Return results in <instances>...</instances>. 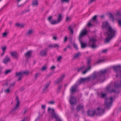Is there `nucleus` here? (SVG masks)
I'll return each mask as SVG.
<instances>
[{"label": "nucleus", "instance_id": "1", "mask_svg": "<svg viewBox=\"0 0 121 121\" xmlns=\"http://www.w3.org/2000/svg\"><path fill=\"white\" fill-rule=\"evenodd\" d=\"M107 72L106 69L101 70L98 72H95L89 77L84 78H81L77 82L78 84L89 81H93L96 78L98 81L101 82L104 80L105 79V75Z\"/></svg>", "mask_w": 121, "mask_h": 121}, {"label": "nucleus", "instance_id": "2", "mask_svg": "<svg viewBox=\"0 0 121 121\" xmlns=\"http://www.w3.org/2000/svg\"><path fill=\"white\" fill-rule=\"evenodd\" d=\"M102 28H106L107 32L106 34L107 37L106 38L105 42L108 43L112 38L113 37L116 33V30L112 28L107 22H104L102 23Z\"/></svg>", "mask_w": 121, "mask_h": 121}, {"label": "nucleus", "instance_id": "3", "mask_svg": "<svg viewBox=\"0 0 121 121\" xmlns=\"http://www.w3.org/2000/svg\"><path fill=\"white\" fill-rule=\"evenodd\" d=\"M114 71L116 73V76L119 78L120 79V81L116 82L114 84V87L115 88L121 86V66L120 65L113 66L112 67Z\"/></svg>", "mask_w": 121, "mask_h": 121}, {"label": "nucleus", "instance_id": "4", "mask_svg": "<svg viewBox=\"0 0 121 121\" xmlns=\"http://www.w3.org/2000/svg\"><path fill=\"white\" fill-rule=\"evenodd\" d=\"M104 109L101 108H98L94 111L93 110H89L87 112L88 116H93L95 115L97 116H100L104 113Z\"/></svg>", "mask_w": 121, "mask_h": 121}, {"label": "nucleus", "instance_id": "5", "mask_svg": "<svg viewBox=\"0 0 121 121\" xmlns=\"http://www.w3.org/2000/svg\"><path fill=\"white\" fill-rule=\"evenodd\" d=\"M91 60L89 58L87 59V68H86V66H84L82 67L81 68L78 69H77L78 71L79 72L81 70L82 71V73L83 74L85 73L89 69L91 68L90 65V63L91 62Z\"/></svg>", "mask_w": 121, "mask_h": 121}, {"label": "nucleus", "instance_id": "6", "mask_svg": "<svg viewBox=\"0 0 121 121\" xmlns=\"http://www.w3.org/2000/svg\"><path fill=\"white\" fill-rule=\"evenodd\" d=\"M52 17V16H50L48 17V19L50 23L52 25L56 24L59 23L62 19L61 14H60L58 15L57 17V20H53L52 19H51Z\"/></svg>", "mask_w": 121, "mask_h": 121}, {"label": "nucleus", "instance_id": "7", "mask_svg": "<svg viewBox=\"0 0 121 121\" xmlns=\"http://www.w3.org/2000/svg\"><path fill=\"white\" fill-rule=\"evenodd\" d=\"M48 113L51 114L52 118L54 117L56 119V121H62L58 115L55 113L53 109L48 108Z\"/></svg>", "mask_w": 121, "mask_h": 121}, {"label": "nucleus", "instance_id": "8", "mask_svg": "<svg viewBox=\"0 0 121 121\" xmlns=\"http://www.w3.org/2000/svg\"><path fill=\"white\" fill-rule=\"evenodd\" d=\"M29 74L28 71H22L16 73V76L17 78V80L20 81L23 78V75L24 74L26 75H28Z\"/></svg>", "mask_w": 121, "mask_h": 121}, {"label": "nucleus", "instance_id": "9", "mask_svg": "<svg viewBox=\"0 0 121 121\" xmlns=\"http://www.w3.org/2000/svg\"><path fill=\"white\" fill-rule=\"evenodd\" d=\"M96 40V39L95 37H92L89 39V45L92 48H96L95 43Z\"/></svg>", "mask_w": 121, "mask_h": 121}, {"label": "nucleus", "instance_id": "10", "mask_svg": "<svg viewBox=\"0 0 121 121\" xmlns=\"http://www.w3.org/2000/svg\"><path fill=\"white\" fill-rule=\"evenodd\" d=\"M112 101V97L106 99L104 102V104L105 107L107 108H109L111 106Z\"/></svg>", "mask_w": 121, "mask_h": 121}, {"label": "nucleus", "instance_id": "11", "mask_svg": "<svg viewBox=\"0 0 121 121\" xmlns=\"http://www.w3.org/2000/svg\"><path fill=\"white\" fill-rule=\"evenodd\" d=\"M16 98L17 100V102L16 105H15L14 107L13 108L12 110V111L13 112L17 110L19 105V101L18 97L16 96Z\"/></svg>", "mask_w": 121, "mask_h": 121}, {"label": "nucleus", "instance_id": "12", "mask_svg": "<svg viewBox=\"0 0 121 121\" xmlns=\"http://www.w3.org/2000/svg\"><path fill=\"white\" fill-rule=\"evenodd\" d=\"M10 54L11 56L13 57L16 60L18 59V54L16 51L12 52Z\"/></svg>", "mask_w": 121, "mask_h": 121}, {"label": "nucleus", "instance_id": "13", "mask_svg": "<svg viewBox=\"0 0 121 121\" xmlns=\"http://www.w3.org/2000/svg\"><path fill=\"white\" fill-rule=\"evenodd\" d=\"M69 102L71 105L75 104L77 102L76 99L75 97H71L69 100Z\"/></svg>", "mask_w": 121, "mask_h": 121}, {"label": "nucleus", "instance_id": "14", "mask_svg": "<svg viewBox=\"0 0 121 121\" xmlns=\"http://www.w3.org/2000/svg\"><path fill=\"white\" fill-rule=\"evenodd\" d=\"M106 90L110 93H115L116 92V90L113 89L111 85L107 87Z\"/></svg>", "mask_w": 121, "mask_h": 121}, {"label": "nucleus", "instance_id": "15", "mask_svg": "<svg viewBox=\"0 0 121 121\" xmlns=\"http://www.w3.org/2000/svg\"><path fill=\"white\" fill-rule=\"evenodd\" d=\"M87 32V30L86 29L82 30L80 34L79 38V39H81V38L83 36L86 35Z\"/></svg>", "mask_w": 121, "mask_h": 121}, {"label": "nucleus", "instance_id": "16", "mask_svg": "<svg viewBox=\"0 0 121 121\" xmlns=\"http://www.w3.org/2000/svg\"><path fill=\"white\" fill-rule=\"evenodd\" d=\"M121 12L116 13L115 15V20H117L121 19Z\"/></svg>", "mask_w": 121, "mask_h": 121}, {"label": "nucleus", "instance_id": "17", "mask_svg": "<svg viewBox=\"0 0 121 121\" xmlns=\"http://www.w3.org/2000/svg\"><path fill=\"white\" fill-rule=\"evenodd\" d=\"M10 58L8 56H6L5 57L3 60V62L5 64H7L10 62Z\"/></svg>", "mask_w": 121, "mask_h": 121}, {"label": "nucleus", "instance_id": "18", "mask_svg": "<svg viewBox=\"0 0 121 121\" xmlns=\"http://www.w3.org/2000/svg\"><path fill=\"white\" fill-rule=\"evenodd\" d=\"M76 89V84L72 86L70 89V91L71 93H74Z\"/></svg>", "mask_w": 121, "mask_h": 121}, {"label": "nucleus", "instance_id": "19", "mask_svg": "<svg viewBox=\"0 0 121 121\" xmlns=\"http://www.w3.org/2000/svg\"><path fill=\"white\" fill-rule=\"evenodd\" d=\"M47 54V52L46 51L43 50L40 52L39 55L41 56H44Z\"/></svg>", "mask_w": 121, "mask_h": 121}, {"label": "nucleus", "instance_id": "20", "mask_svg": "<svg viewBox=\"0 0 121 121\" xmlns=\"http://www.w3.org/2000/svg\"><path fill=\"white\" fill-rule=\"evenodd\" d=\"M83 108V106L82 105H79L77 106L76 108V110L77 111L80 110H82Z\"/></svg>", "mask_w": 121, "mask_h": 121}, {"label": "nucleus", "instance_id": "21", "mask_svg": "<svg viewBox=\"0 0 121 121\" xmlns=\"http://www.w3.org/2000/svg\"><path fill=\"white\" fill-rule=\"evenodd\" d=\"M97 16L96 15L94 16L90 20L94 24L97 23L96 20Z\"/></svg>", "mask_w": 121, "mask_h": 121}, {"label": "nucleus", "instance_id": "22", "mask_svg": "<svg viewBox=\"0 0 121 121\" xmlns=\"http://www.w3.org/2000/svg\"><path fill=\"white\" fill-rule=\"evenodd\" d=\"M32 5L33 6H37L38 5V1L36 0H33Z\"/></svg>", "mask_w": 121, "mask_h": 121}, {"label": "nucleus", "instance_id": "23", "mask_svg": "<svg viewBox=\"0 0 121 121\" xmlns=\"http://www.w3.org/2000/svg\"><path fill=\"white\" fill-rule=\"evenodd\" d=\"M81 55V54L80 52L76 53L74 54L73 58L74 59L77 58L79 57Z\"/></svg>", "mask_w": 121, "mask_h": 121}, {"label": "nucleus", "instance_id": "24", "mask_svg": "<svg viewBox=\"0 0 121 121\" xmlns=\"http://www.w3.org/2000/svg\"><path fill=\"white\" fill-rule=\"evenodd\" d=\"M25 57L26 58H28L31 56V52L30 51H29L26 53L25 55Z\"/></svg>", "mask_w": 121, "mask_h": 121}, {"label": "nucleus", "instance_id": "25", "mask_svg": "<svg viewBox=\"0 0 121 121\" xmlns=\"http://www.w3.org/2000/svg\"><path fill=\"white\" fill-rule=\"evenodd\" d=\"M11 91V87H9L4 90L5 92L6 93H9Z\"/></svg>", "mask_w": 121, "mask_h": 121}, {"label": "nucleus", "instance_id": "26", "mask_svg": "<svg viewBox=\"0 0 121 121\" xmlns=\"http://www.w3.org/2000/svg\"><path fill=\"white\" fill-rule=\"evenodd\" d=\"M79 40L81 44V48H83L85 47H86V44L83 43L81 39H79Z\"/></svg>", "mask_w": 121, "mask_h": 121}, {"label": "nucleus", "instance_id": "27", "mask_svg": "<svg viewBox=\"0 0 121 121\" xmlns=\"http://www.w3.org/2000/svg\"><path fill=\"white\" fill-rule=\"evenodd\" d=\"M11 71V70L10 69L6 70L4 71V74L5 75H7L10 73Z\"/></svg>", "mask_w": 121, "mask_h": 121}, {"label": "nucleus", "instance_id": "28", "mask_svg": "<svg viewBox=\"0 0 121 121\" xmlns=\"http://www.w3.org/2000/svg\"><path fill=\"white\" fill-rule=\"evenodd\" d=\"M33 32V30H29L26 33L27 35H30Z\"/></svg>", "mask_w": 121, "mask_h": 121}, {"label": "nucleus", "instance_id": "29", "mask_svg": "<svg viewBox=\"0 0 121 121\" xmlns=\"http://www.w3.org/2000/svg\"><path fill=\"white\" fill-rule=\"evenodd\" d=\"M62 87V85H60L58 86L57 90V92H59L60 91Z\"/></svg>", "mask_w": 121, "mask_h": 121}, {"label": "nucleus", "instance_id": "30", "mask_svg": "<svg viewBox=\"0 0 121 121\" xmlns=\"http://www.w3.org/2000/svg\"><path fill=\"white\" fill-rule=\"evenodd\" d=\"M65 77V75L64 74H63L61 75L59 78L62 82Z\"/></svg>", "mask_w": 121, "mask_h": 121}, {"label": "nucleus", "instance_id": "31", "mask_svg": "<svg viewBox=\"0 0 121 121\" xmlns=\"http://www.w3.org/2000/svg\"><path fill=\"white\" fill-rule=\"evenodd\" d=\"M69 29L70 30V33L72 34H73V27L71 26H70L68 27Z\"/></svg>", "mask_w": 121, "mask_h": 121}, {"label": "nucleus", "instance_id": "32", "mask_svg": "<svg viewBox=\"0 0 121 121\" xmlns=\"http://www.w3.org/2000/svg\"><path fill=\"white\" fill-rule=\"evenodd\" d=\"M92 24H94V23H93L91 20H90L89 21L88 23L87 24V26H88L90 27L92 25Z\"/></svg>", "mask_w": 121, "mask_h": 121}, {"label": "nucleus", "instance_id": "33", "mask_svg": "<svg viewBox=\"0 0 121 121\" xmlns=\"http://www.w3.org/2000/svg\"><path fill=\"white\" fill-rule=\"evenodd\" d=\"M109 17L112 19L113 21L114 20H115V17H113L112 15V14H110Z\"/></svg>", "mask_w": 121, "mask_h": 121}, {"label": "nucleus", "instance_id": "34", "mask_svg": "<svg viewBox=\"0 0 121 121\" xmlns=\"http://www.w3.org/2000/svg\"><path fill=\"white\" fill-rule=\"evenodd\" d=\"M61 81L60 80V79L58 78L57 80L55 81L54 82V83L55 84H57L59 83L60 82H61Z\"/></svg>", "mask_w": 121, "mask_h": 121}, {"label": "nucleus", "instance_id": "35", "mask_svg": "<svg viewBox=\"0 0 121 121\" xmlns=\"http://www.w3.org/2000/svg\"><path fill=\"white\" fill-rule=\"evenodd\" d=\"M70 0H61V2L62 3H68L69 2Z\"/></svg>", "mask_w": 121, "mask_h": 121}, {"label": "nucleus", "instance_id": "36", "mask_svg": "<svg viewBox=\"0 0 121 121\" xmlns=\"http://www.w3.org/2000/svg\"><path fill=\"white\" fill-rule=\"evenodd\" d=\"M53 48H60L59 45L57 44H53Z\"/></svg>", "mask_w": 121, "mask_h": 121}, {"label": "nucleus", "instance_id": "37", "mask_svg": "<svg viewBox=\"0 0 121 121\" xmlns=\"http://www.w3.org/2000/svg\"><path fill=\"white\" fill-rule=\"evenodd\" d=\"M119 25L121 27V19L118 20H117Z\"/></svg>", "mask_w": 121, "mask_h": 121}, {"label": "nucleus", "instance_id": "38", "mask_svg": "<svg viewBox=\"0 0 121 121\" xmlns=\"http://www.w3.org/2000/svg\"><path fill=\"white\" fill-rule=\"evenodd\" d=\"M62 57L61 56H59L58 57H57V61H60V60L61 59Z\"/></svg>", "mask_w": 121, "mask_h": 121}, {"label": "nucleus", "instance_id": "39", "mask_svg": "<svg viewBox=\"0 0 121 121\" xmlns=\"http://www.w3.org/2000/svg\"><path fill=\"white\" fill-rule=\"evenodd\" d=\"M48 103L49 104L53 105L54 104V102L53 101H50L48 102Z\"/></svg>", "mask_w": 121, "mask_h": 121}, {"label": "nucleus", "instance_id": "40", "mask_svg": "<svg viewBox=\"0 0 121 121\" xmlns=\"http://www.w3.org/2000/svg\"><path fill=\"white\" fill-rule=\"evenodd\" d=\"M73 46L74 48L76 50L78 49V47L77 45L75 43L73 44Z\"/></svg>", "mask_w": 121, "mask_h": 121}, {"label": "nucleus", "instance_id": "41", "mask_svg": "<svg viewBox=\"0 0 121 121\" xmlns=\"http://www.w3.org/2000/svg\"><path fill=\"white\" fill-rule=\"evenodd\" d=\"M7 33L6 32H5L2 34V36L3 37H6L7 35Z\"/></svg>", "mask_w": 121, "mask_h": 121}, {"label": "nucleus", "instance_id": "42", "mask_svg": "<svg viewBox=\"0 0 121 121\" xmlns=\"http://www.w3.org/2000/svg\"><path fill=\"white\" fill-rule=\"evenodd\" d=\"M15 84V82H13L10 85V87H12L13 86H14Z\"/></svg>", "mask_w": 121, "mask_h": 121}, {"label": "nucleus", "instance_id": "43", "mask_svg": "<svg viewBox=\"0 0 121 121\" xmlns=\"http://www.w3.org/2000/svg\"><path fill=\"white\" fill-rule=\"evenodd\" d=\"M46 69V67L45 66H43L41 68V70L42 71H44Z\"/></svg>", "mask_w": 121, "mask_h": 121}, {"label": "nucleus", "instance_id": "44", "mask_svg": "<svg viewBox=\"0 0 121 121\" xmlns=\"http://www.w3.org/2000/svg\"><path fill=\"white\" fill-rule=\"evenodd\" d=\"M107 52V50L106 49L103 50L101 52L102 53H106Z\"/></svg>", "mask_w": 121, "mask_h": 121}, {"label": "nucleus", "instance_id": "45", "mask_svg": "<svg viewBox=\"0 0 121 121\" xmlns=\"http://www.w3.org/2000/svg\"><path fill=\"white\" fill-rule=\"evenodd\" d=\"M106 96V94L104 93H102L101 94L100 97L102 98H104Z\"/></svg>", "mask_w": 121, "mask_h": 121}, {"label": "nucleus", "instance_id": "46", "mask_svg": "<svg viewBox=\"0 0 121 121\" xmlns=\"http://www.w3.org/2000/svg\"><path fill=\"white\" fill-rule=\"evenodd\" d=\"M45 108V105H42L41 106V109L44 110Z\"/></svg>", "mask_w": 121, "mask_h": 121}, {"label": "nucleus", "instance_id": "47", "mask_svg": "<svg viewBox=\"0 0 121 121\" xmlns=\"http://www.w3.org/2000/svg\"><path fill=\"white\" fill-rule=\"evenodd\" d=\"M104 61V60H100L98 61V62L97 63H99L101 62H103Z\"/></svg>", "mask_w": 121, "mask_h": 121}, {"label": "nucleus", "instance_id": "48", "mask_svg": "<svg viewBox=\"0 0 121 121\" xmlns=\"http://www.w3.org/2000/svg\"><path fill=\"white\" fill-rule=\"evenodd\" d=\"M2 48L3 51L4 52V51L6 49V47H2Z\"/></svg>", "mask_w": 121, "mask_h": 121}, {"label": "nucleus", "instance_id": "49", "mask_svg": "<svg viewBox=\"0 0 121 121\" xmlns=\"http://www.w3.org/2000/svg\"><path fill=\"white\" fill-rule=\"evenodd\" d=\"M39 75V73H36L35 76V77L36 78L38 77Z\"/></svg>", "mask_w": 121, "mask_h": 121}, {"label": "nucleus", "instance_id": "50", "mask_svg": "<svg viewBox=\"0 0 121 121\" xmlns=\"http://www.w3.org/2000/svg\"><path fill=\"white\" fill-rule=\"evenodd\" d=\"M70 19V17H67L66 21V22H68L69 21Z\"/></svg>", "mask_w": 121, "mask_h": 121}, {"label": "nucleus", "instance_id": "51", "mask_svg": "<svg viewBox=\"0 0 121 121\" xmlns=\"http://www.w3.org/2000/svg\"><path fill=\"white\" fill-rule=\"evenodd\" d=\"M48 47L50 48H53V44L52 45L50 44L48 45Z\"/></svg>", "mask_w": 121, "mask_h": 121}, {"label": "nucleus", "instance_id": "52", "mask_svg": "<svg viewBox=\"0 0 121 121\" xmlns=\"http://www.w3.org/2000/svg\"><path fill=\"white\" fill-rule=\"evenodd\" d=\"M49 86V84H46L44 86V87L45 88V89H47V88Z\"/></svg>", "mask_w": 121, "mask_h": 121}, {"label": "nucleus", "instance_id": "53", "mask_svg": "<svg viewBox=\"0 0 121 121\" xmlns=\"http://www.w3.org/2000/svg\"><path fill=\"white\" fill-rule=\"evenodd\" d=\"M55 68V66H52L50 68L51 70H53Z\"/></svg>", "mask_w": 121, "mask_h": 121}, {"label": "nucleus", "instance_id": "54", "mask_svg": "<svg viewBox=\"0 0 121 121\" xmlns=\"http://www.w3.org/2000/svg\"><path fill=\"white\" fill-rule=\"evenodd\" d=\"M95 0H90L89 2V3L91 4Z\"/></svg>", "mask_w": 121, "mask_h": 121}, {"label": "nucleus", "instance_id": "55", "mask_svg": "<svg viewBox=\"0 0 121 121\" xmlns=\"http://www.w3.org/2000/svg\"><path fill=\"white\" fill-rule=\"evenodd\" d=\"M67 39V37H65L64 38V41L65 42L66 41Z\"/></svg>", "mask_w": 121, "mask_h": 121}, {"label": "nucleus", "instance_id": "56", "mask_svg": "<svg viewBox=\"0 0 121 121\" xmlns=\"http://www.w3.org/2000/svg\"><path fill=\"white\" fill-rule=\"evenodd\" d=\"M53 38L54 39L56 40V39L57 37L56 36H54L53 37Z\"/></svg>", "mask_w": 121, "mask_h": 121}, {"label": "nucleus", "instance_id": "57", "mask_svg": "<svg viewBox=\"0 0 121 121\" xmlns=\"http://www.w3.org/2000/svg\"><path fill=\"white\" fill-rule=\"evenodd\" d=\"M46 89H45V88L44 87L43 89V92L44 93L45 92V91L46 90Z\"/></svg>", "mask_w": 121, "mask_h": 121}, {"label": "nucleus", "instance_id": "58", "mask_svg": "<svg viewBox=\"0 0 121 121\" xmlns=\"http://www.w3.org/2000/svg\"><path fill=\"white\" fill-rule=\"evenodd\" d=\"M27 111V110L26 109H25L24 110L23 113L24 114H25Z\"/></svg>", "mask_w": 121, "mask_h": 121}, {"label": "nucleus", "instance_id": "59", "mask_svg": "<svg viewBox=\"0 0 121 121\" xmlns=\"http://www.w3.org/2000/svg\"><path fill=\"white\" fill-rule=\"evenodd\" d=\"M66 48H70V47L69 45L67 46L66 47Z\"/></svg>", "mask_w": 121, "mask_h": 121}, {"label": "nucleus", "instance_id": "60", "mask_svg": "<svg viewBox=\"0 0 121 121\" xmlns=\"http://www.w3.org/2000/svg\"><path fill=\"white\" fill-rule=\"evenodd\" d=\"M4 51H3V53L1 54V56H3V55H4Z\"/></svg>", "mask_w": 121, "mask_h": 121}, {"label": "nucleus", "instance_id": "61", "mask_svg": "<svg viewBox=\"0 0 121 121\" xmlns=\"http://www.w3.org/2000/svg\"><path fill=\"white\" fill-rule=\"evenodd\" d=\"M16 25L17 26H19L20 25V24H19L17 23L16 24Z\"/></svg>", "mask_w": 121, "mask_h": 121}, {"label": "nucleus", "instance_id": "62", "mask_svg": "<svg viewBox=\"0 0 121 121\" xmlns=\"http://www.w3.org/2000/svg\"><path fill=\"white\" fill-rule=\"evenodd\" d=\"M67 48H65L64 50V51H66V49H67Z\"/></svg>", "mask_w": 121, "mask_h": 121}, {"label": "nucleus", "instance_id": "63", "mask_svg": "<svg viewBox=\"0 0 121 121\" xmlns=\"http://www.w3.org/2000/svg\"><path fill=\"white\" fill-rule=\"evenodd\" d=\"M25 119L24 118V119H23V120H22V121H25Z\"/></svg>", "mask_w": 121, "mask_h": 121}, {"label": "nucleus", "instance_id": "64", "mask_svg": "<svg viewBox=\"0 0 121 121\" xmlns=\"http://www.w3.org/2000/svg\"><path fill=\"white\" fill-rule=\"evenodd\" d=\"M50 75V76L51 75V74H50L49 75Z\"/></svg>", "mask_w": 121, "mask_h": 121}]
</instances>
